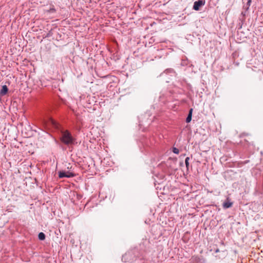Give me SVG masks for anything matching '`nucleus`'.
<instances>
[{
    "label": "nucleus",
    "instance_id": "9",
    "mask_svg": "<svg viewBox=\"0 0 263 263\" xmlns=\"http://www.w3.org/2000/svg\"><path fill=\"white\" fill-rule=\"evenodd\" d=\"M39 239L41 240H44L45 239V235L43 232H40L38 235Z\"/></svg>",
    "mask_w": 263,
    "mask_h": 263
},
{
    "label": "nucleus",
    "instance_id": "3",
    "mask_svg": "<svg viewBox=\"0 0 263 263\" xmlns=\"http://www.w3.org/2000/svg\"><path fill=\"white\" fill-rule=\"evenodd\" d=\"M205 4V1L204 0H198L196 1L194 3L193 9L195 10H199L200 8Z\"/></svg>",
    "mask_w": 263,
    "mask_h": 263
},
{
    "label": "nucleus",
    "instance_id": "7",
    "mask_svg": "<svg viewBox=\"0 0 263 263\" xmlns=\"http://www.w3.org/2000/svg\"><path fill=\"white\" fill-rule=\"evenodd\" d=\"M251 2L252 0H248L247 4L243 6V8L245 9L246 11L248 10L251 5Z\"/></svg>",
    "mask_w": 263,
    "mask_h": 263
},
{
    "label": "nucleus",
    "instance_id": "10",
    "mask_svg": "<svg viewBox=\"0 0 263 263\" xmlns=\"http://www.w3.org/2000/svg\"><path fill=\"white\" fill-rule=\"evenodd\" d=\"M66 172V176H68V177H67V178H71L75 176L74 174L70 172Z\"/></svg>",
    "mask_w": 263,
    "mask_h": 263
},
{
    "label": "nucleus",
    "instance_id": "12",
    "mask_svg": "<svg viewBox=\"0 0 263 263\" xmlns=\"http://www.w3.org/2000/svg\"><path fill=\"white\" fill-rule=\"evenodd\" d=\"M173 152L176 154H178L179 153V151L178 148L176 147H174L173 149Z\"/></svg>",
    "mask_w": 263,
    "mask_h": 263
},
{
    "label": "nucleus",
    "instance_id": "8",
    "mask_svg": "<svg viewBox=\"0 0 263 263\" xmlns=\"http://www.w3.org/2000/svg\"><path fill=\"white\" fill-rule=\"evenodd\" d=\"M66 172L65 171H60L59 172V177L60 178L68 177V176H66Z\"/></svg>",
    "mask_w": 263,
    "mask_h": 263
},
{
    "label": "nucleus",
    "instance_id": "5",
    "mask_svg": "<svg viewBox=\"0 0 263 263\" xmlns=\"http://www.w3.org/2000/svg\"><path fill=\"white\" fill-rule=\"evenodd\" d=\"M8 91V89L6 85H4L2 87V89L0 91V94L2 96H4L7 93Z\"/></svg>",
    "mask_w": 263,
    "mask_h": 263
},
{
    "label": "nucleus",
    "instance_id": "11",
    "mask_svg": "<svg viewBox=\"0 0 263 263\" xmlns=\"http://www.w3.org/2000/svg\"><path fill=\"white\" fill-rule=\"evenodd\" d=\"M189 160H190L189 157H186L185 159V165H186L187 168H188V167L189 166Z\"/></svg>",
    "mask_w": 263,
    "mask_h": 263
},
{
    "label": "nucleus",
    "instance_id": "2",
    "mask_svg": "<svg viewBox=\"0 0 263 263\" xmlns=\"http://www.w3.org/2000/svg\"><path fill=\"white\" fill-rule=\"evenodd\" d=\"M45 126L58 129L59 128V124L54 120L49 119L47 122H45Z\"/></svg>",
    "mask_w": 263,
    "mask_h": 263
},
{
    "label": "nucleus",
    "instance_id": "14",
    "mask_svg": "<svg viewBox=\"0 0 263 263\" xmlns=\"http://www.w3.org/2000/svg\"><path fill=\"white\" fill-rule=\"evenodd\" d=\"M50 11H55V10H54V9H50Z\"/></svg>",
    "mask_w": 263,
    "mask_h": 263
},
{
    "label": "nucleus",
    "instance_id": "15",
    "mask_svg": "<svg viewBox=\"0 0 263 263\" xmlns=\"http://www.w3.org/2000/svg\"><path fill=\"white\" fill-rule=\"evenodd\" d=\"M241 14H243V15H245V14H243V12H241Z\"/></svg>",
    "mask_w": 263,
    "mask_h": 263
},
{
    "label": "nucleus",
    "instance_id": "4",
    "mask_svg": "<svg viewBox=\"0 0 263 263\" xmlns=\"http://www.w3.org/2000/svg\"><path fill=\"white\" fill-rule=\"evenodd\" d=\"M233 203L229 201V198H227V201L223 202V208L224 209H228L232 206Z\"/></svg>",
    "mask_w": 263,
    "mask_h": 263
},
{
    "label": "nucleus",
    "instance_id": "13",
    "mask_svg": "<svg viewBox=\"0 0 263 263\" xmlns=\"http://www.w3.org/2000/svg\"><path fill=\"white\" fill-rule=\"evenodd\" d=\"M219 252V250L218 249H217L216 250H215V252L216 253H218Z\"/></svg>",
    "mask_w": 263,
    "mask_h": 263
},
{
    "label": "nucleus",
    "instance_id": "6",
    "mask_svg": "<svg viewBox=\"0 0 263 263\" xmlns=\"http://www.w3.org/2000/svg\"><path fill=\"white\" fill-rule=\"evenodd\" d=\"M192 112H193V109L191 108V109H190L189 114H188V116L186 119V122L187 123L190 122L192 120Z\"/></svg>",
    "mask_w": 263,
    "mask_h": 263
},
{
    "label": "nucleus",
    "instance_id": "1",
    "mask_svg": "<svg viewBox=\"0 0 263 263\" xmlns=\"http://www.w3.org/2000/svg\"><path fill=\"white\" fill-rule=\"evenodd\" d=\"M61 141L66 145L73 144L74 139L68 130L62 131L60 138Z\"/></svg>",
    "mask_w": 263,
    "mask_h": 263
}]
</instances>
